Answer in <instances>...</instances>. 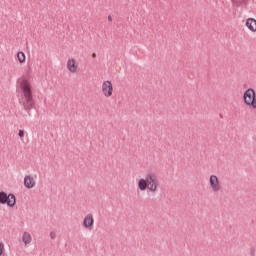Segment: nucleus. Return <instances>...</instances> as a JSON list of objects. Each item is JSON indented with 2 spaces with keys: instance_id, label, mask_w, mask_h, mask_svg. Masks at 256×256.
<instances>
[{
  "instance_id": "2",
  "label": "nucleus",
  "mask_w": 256,
  "mask_h": 256,
  "mask_svg": "<svg viewBox=\"0 0 256 256\" xmlns=\"http://www.w3.org/2000/svg\"><path fill=\"white\" fill-rule=\"evenodd\" d=\"M0 204L1 205L7 204V206L9 208H14L15 205H16V197H15V195L12 194V193L7 194L6 192L1 191L0 192Z\"/></svg>"
},
{
  "instance_id": "19",
  "label": "nucleus",
  "mask_w": 256,
  "mask_h": 256,
  "mask_svg": "<svg viewBox=\"0 0 256 256\" xmlns=\"http://www.w3.org/2000/svg\"><path fill=\"white\" fill-rule=\"evenodd\" d=\"M95 57H96V53H93L92 58L95 59Z\"/></svg>"
},
{
  "instance_id": "8",
  "label": "nucleus",
  "mask_w": 256,
  "mask_h": 256,
  "mask_svg": "<svg viewBox=\"0 0 256 256\" xmlns=\"http://www.w3.org/2000/svg\"><path fill=\"white\" fill-rule=\"evenodd\" d=\"M94 225V217L92 214H87L83 220V227L86 230H91Z\"/></svg>"
},
{
  "instance_id": "6",
  "label": "nucleus",
  "mask_w": 256,
  "mask_h": 256,
  "mask_svg": "<svg viewBox=\"0 0 256 256\" xmlns=\"http://www.w3.org/2000/svg\"><path fill=\"white\" fill-rule=\"evenodd\" d=\"M20 87L23 91L24 97H31L32 95V90H31V86L28 80L23 79L20 82Z\"/></svg>"
},
{
  "instance_id": "17",
  "label": "nucleus",
  "mask_w": 256,
  "mask_h": 256,
  "mask_svg": "<svg viewBox=\"0 0 256 256\" xmlns=\"http://www.w3.org/2000/svg\"><path fill=\"white\" fill-rule=\"evenodd\" d=\"M250 256H255V249L254 248L250 249Z\"/></svg>"
},
{
  "instance_id": "3",
  "label": "nucleus",
  "mask_w": 256,
  "mask_h": 256,
  "mask_svg": "<svg viewBox=\"0 0 256 256\" xmlns=\"http://www.w3.org/2000/svg\"><path fill=\"white\" fill-rule=\"evenodd\" d=\"M66 69L71 75H76V73H79V62L76 60L75 57H69L67 59Z\"/></svg>"
},
{
  "instance_id": "10",
  "label": "nucleus",
  "mask_w": 256,
  "mask_h": 256,
  "mask_svg": "<svg viewBox=\"0 0 256 256\" xmlns=\"http://www.w3.org/2000/svg\"><path fill=\"white\" fill-rule=\"evenodd\" d=\"M246 27L251 31V32H256V19L254 18H248L246 20Z\"/></svg>"
},
{
  "instance_id": "16",
  "label": "nucleus",
  "mask_w": 256,
  "mask_h": 256,
  "mask_svg": "<svg viewBox=\"0 0 256 256\" xmlns=\"http://www.w3.org/2000/svg\"><path fill=\"white\" fill-rule=\"evenodd\" d=\"M50 237L52 240H54L56 238V233L55 232H51L50 233Z\"/></svg>"
},
{
  "instance_id": "4",
  "label": "nucleus",
  "mask_w": 256,
  "mask_h": 256,
  "mask_svg": "<svg viewBox=\"0 0 256 256\" xmlns=\"http://www.w3.org/2000/svg\"><path fill=\"white\" fill-rule=\"evenodd\" d=\"M209 188L211 189V191L214 193V194H218L221 189H222V186H221V182H220V179L218 178L217 175H210L209 177Z\"/></svg>"
},
{
  "instance_id": "12",
  "label": "nucleus",
  "mask_w": 256,
  "mask_h": 256,
  "mask_svg": "<svg viewBox=\"0 0 256 256\" xmlns=\"http://www.w3.org/2000/svg\"><path fill=\"white\" fill-rule=\"evenodd\" d=\"M244 101L248 107L256 109V97H244Z\"/></svg>"
},
{
  "instance_id": "14",
  "label": "nucleus",
  "mask_w": 256,
  "mask_h": 256,
  "mask_svg": "<svg viewBox=\"0 0 256 256\" xmlns=\"http://www.w3.org/2000/svg\"><path fill=\"white\" fill-rule=\"evenodd\" d=\"M255 95V90L250 88L245 92L244 97H255Z\"/></svg>"
},
{
  "instance_id": "11",
  "label": "nucleus",
  "mask_w": 256,
  "mask_h": 256,
  "mask_svg": "<svg viewBox=\"0 0 256 256\" xmlns=\"http://www.w3.org/2000/svg\"><path fill=\"white\" fill-rule=\"evenodd\" d=\"M21 103H23L24 107H26V109H30V107H33L34 105V101L31 97H23L21 98Z\"/></svg>"
},
{
  "instance_id": "9",
  "label": "nucleus",
  "mask_w": 256,
  "mask_h": 256,
  "mask_svg": "<svg viewBox=\"0 0 256 256\" xmlns=\"http://www.w3.org/2000/svg\"><path fill=\"white\" fill-rule=\"evenodd\" d=\"M21 240H22V243L25 247L30 246L32 244V241H33L31 233H29L27 231L23 232Z\"/></svg>"
},
{
  "instance_id": "5",
  "label": "nucleus",
  "mask_w": 256,
  "mask_h": 256,
  "mask_svg": "<svg viewBox=\"0 0 256 256\" xmlns=\"http://www.w3.org/2000/svg\"><path fill=\"white\" fill-rule=\"evenodd\" d=\"M102 93L105 97H111L113 95V84L111 81L106 80L102 83Z\"/></svg>"
},
{
  "instance_id": "15",
  "label": "nucleus",
  "mask_w": 256,
  "mask_h": 256,
  "mask_svg": "<svg viewBox=\"0 0 256 256\" xmlns=\"http://www.w3.org/2000/svg\"><path fill=\"white\" fill-rule=\"evenodd\" d=\"M4 251H5L4 244L2 242H0V256L4 255Z\"/></svg>"
},
{
  "instance_id": "18",
  "label": "nucleus",
  "mask_w": 256,
  "mask_h": 256,
  "mask_svg": "<svg viewBox=\"0 0 256 256\" xmlns=\"http://www.w3.org/2000/svg\"><path fill=\"white\" fill-rule=\"evenodd\" d=\"M18 135H19V137H24V131L20 130Z\"/></svg>"
},
{
  "instance_id": "7",
  "label": "nucleus",
  "mask_w": 256,
  "mask_h": 256,
  "mask_svg": "<svg viewBox=\"0 0 256 256\" xmlns=\"http://www.w3.org/2000/svg\"><path fill=\"white\" fill-rule=\"evenodd\" d=\"M24 187L28 190H32L36 187V181L31 175H26L24 177Z\"/></svg>"
},
{
  "instance_id": "13",
  "label": "nucleus",
  "mask_w": 256,
  "mask_h": 256,
  "mask_svg": "<svg viewBox=\"0 0 256 256\" xmlns=\"http://www.w3.org/2000/svg\"><path fill=\"white\" fill-rule=\"evenodd\" d=\"M17 59H18L19 63H25L26 56L23 52H18L17 53Z\"/></svg>"
},
{
  "instance_id": "1",
  "label": "nucleus",
  "mask_w": 256,
  "mask_h": 256,
  "mask_svg": "<svg viewBox=\"0 0 256 256\" xmlns=\"http://www.w3.org/2000/svg\"><path fill=\"white\" fill-rule=\"evenodd\" d=\"M137 187L140 192H146L147 190L151 193H157L159 190V180L153 173L145 175V178L137 180Z\"/></svg>"
}]
</instances>
